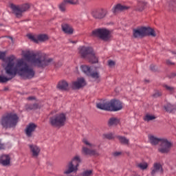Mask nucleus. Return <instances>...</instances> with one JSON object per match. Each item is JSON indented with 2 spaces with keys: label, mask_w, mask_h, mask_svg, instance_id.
<instances>
[{
  "label": "nucleus",
  "mask_w": 176,
  "mask_h": 176,
  "mask_svg": "<svg viewBox=\"0 0 176 176\" xmlns=\"http://www.w3.org/2000/svg\"><path fill=\"white\" fill-rule=\"evenodd\" d=\"M66 122V116L64 113L57 114L50 119V122L53 126H63Z\"/></svg>",
  "instance_id": "423d86ee"
},
{
  "label": "nucleus",
  "mask_w": 176,
  "mask_h": 176,
  "mask_svg": "<svg viewBox=\"0 0 176 176\" xmlns=\"http://www.w3.org/2000/svg\"><path fill=\"white\" fill-rule=\"evenodd\" d=\"M65 3L71 5H77L78 4V0H65Z\"/></svg>",
  "instance_id": "c9c22d12"
},
{
  "label": "nucleus",
  "mask_w": 176,
  "mask_h": 176,
  "mask_svg": "<svg viewBox=\"0 0 176 176\" xmlns=\"http://www.w3.org/2000/svg\"><path fill=\"white\" fill-rule=\"evenodd\" d=\"M166 63H167V65H173V63H171L170 60H166Z\"/></svg>",
  "instance_id": "c03bdc74"
},
{
  "label": "nucleus",
  "mask_w": 176,
  "mask_h": 176,
  "mask_svg": "<svg viewBox=\"0 0 176 176\" xmlns=\"http://www.w3.org/2000/svg\"><path fill=\"white\" fill-rule=\"evenodd\" d=\"M80 69L82 72H84L86 75L89 76V74L91 73L92 71V69L87 65H82L80 67Z\"/></svg>",
  "instance_id": "a878e982"
},
{
  "label": "nucleus",
  "mask_w": 176,
  "mask_h": 176,
  "mask_svg": "<svg viewBox=\"0 0 176 176\" xmlns=\"http://www.w3.org/2000/svg\"><path fill=\"white\" fill-rule=\"evenodd\" d=\"M156 36L155 32L151 28H145V36Z\"/></svg>",
  "instance_id": "393cba45"
},
{
  "label": "nucleus",
  "mask_w": 176,
  "mask_h": 176,
  "mask_svg": "<svg viewBox=\"0 0 176 176\" xmlns=\"http://www.w3.org/2000/svg\"><path fill=\"white\" fill-rule=\"evenodd\" d=\"M137 166L140 169L145 170V169H146L148 168V164L146 162H142V163L138 164Z\"/></svg>",
  "instance_id": "72a5a7b5"
},
{
  "label": "nucleus",
  "mask_w": 176,
  "mask_h": 176,
  "mask_svg": "<svg viewBox=\"0 0 176 176\" xmlns=\"http://www.w3.org/2000/svg\"><path fill=\"white\" fill-rule=\"evenodd\" d=\"M0 164L3 166H8L10 164V156L9 155H3L0 156Z\"/></svg>",
  "instance_id": "6ab92c4d"
},
{
  "label": "nucleus",
  "mask_w": 176,
  "mask_h": 176,
  "mask_svg": "<svg viewBox=\"0 0 176 176\" xmlns=\"http://www.w3.org/2000/svg\"><path fill=\"white\" fill-rule=\"evenodd\" d=\"M115 62L114 60H108V65L110 67H113L115 66Z\"/></svg>",
  "instance_id": "58836bf2"
},
{
  "label": "nucleus",
  "mask_w": 176,
  "mask_h": 176,
  "mask_svg": "<svg viewBox=\"0 0 176 176\" xmlns=\"http://www.w3.org/2000/svg\"><path fill=\"white\" fill-rule=\"evenodd\" d=\"M120 154H121V153H120V152H116V153H113V155H114V156H118V155H120Z\"/></svg>",
  "instance_id": "37998d69"
},
{
  "label": "nucleus",
  "mask_w": 176,
  "mask_h": 176,
  "mask_svg": "<svg viewBox=\"0 0 176 176\" xmlns=\"http://www.w3.org/2000/svg\"><path fill=\"white\" fill-rule=\"evenodd\" d=\"M172 146L173 144L170 142L166 138H163L158 150L162 153H168L170 151Z\"/></svg>",
  "instance_id": "9d476101"
},
{
  "label": "nucleus",
  "mask_w": 176,
  "mask_h": 176,
  "mask_svg": "<svg viewBox=\"0 0 176 176\" xmlns=\"http://www.w3.org/2000/svg\"><path fill=\"white\" fill-rule=\"evenodd\" d=\"M30 152L33 158H37L39 156L41 148L35 144L28 145Z\"/></svg>",
  "instance_id": "ddd939ff"
},
{
  "label": "nucleus",
  "mask_w": 176,
  "mask_h": 176,
  "mask_svg": "<svg viewBox=\"0 0 176 176\" xmlns=\"http://www.w3.org/2000/svg\"><path fill=\"white\" fill-rule=\"evenodd\" d=\"M10 8L17 17H20L23 14V12H27V10H28L30 8V5L25 3L20 6L12 3L10 5Z\"/></svg>",
  "instance_id": "1a4fd4ad"
},
{
  "label": "nucleus",
  "mask_w": 176,
  "mask_h": 176,
  "mask_svg": "<svg viewBox=\"0 0 176 176\" xmlns=\"http://www.w3.org/2000/svg\"><path fill=\"white\" fill-rule=\"evenodd\" d=\"M5 148V144H2V142L0 140V150L1 149H4Z\"/></svg>",
  "instance_id": "a19ab883"
},
{
  "label": "nucleus",
  "mask_w": 176,
  "mask_h": 176,
  "mask_svg": "<svg viewBox=\"0 0 176 176\" xmlns=\"http://www.w3.org/2000/svg\"><path fill=\"white\" fill-rule=\"evenodd\" d=\"M82 142L89 148H92L96 146V145L91 142H90L89 140L87 139H83Z\"/></svg>",
  "instance_id": "c756f323"
},
{
  "label": "nucleus",
  "mask_w": 176,
  "mask_h": 176,
  "mask_svg": "<svg viewBox=\"0 0 176 176\" xmlns=\"http://www.w3.org/2000/svg\"><path fill=\"white\" fill-rule=\"evenodd\" d=\"M28 38L36 43L38 41L45 42L49 39L47 34H38L37 37L33 34H28Z\"/></svg>",
  "instance_id": "9b49d317"
},
{
  "label": "nucleus",
  "mask_w": 176,
  "mask_h": 176,
  "mask_svg": "<svg viewBox=\"0 0 176 176\" xmlns=\"http://www.w3.org/2000/svg\"><path fill=\"white\" fill-rule=\"evenodd\" d=\"M19 123V116L14 113H8L2 117L1 124L3 128H14Z\"/></svg>",
  "instance_id": "39448f33"
},
{
  "label": "nucleus",
  "mask_w": 176,
  "mask_h": 176,
  "mask_svg": "<svg viewBox=\"0 0 176 176\" xmlns=\"http://www.w3.org/2000/svg\"><path fill=\"white\" fill-rule=\"evenodd\" d=\"M146 6V2L139 1L137 6L136 10L142 12L144 9V6Z\"/></svg>",
  "instance_id": "cd10ccee"
},
{
  "label": "nucleus",
  "mask_w": 176,
  "mask_h": 176,
  "mask_svg": "<svg viewBox=\"0 0 176 176\" xmlns=\"http://www.w3.org/2000/svg\"><path fill=\"white\" fill-rule=\"evenodd\" d=\"M129 9V7H127V6L122 5L120 3H118L116 6H113L112 8V12L113 14H116L119 12H122L124 10H127Z\"/></svg>",
  "instance_id": "f3484780"
},
{
  "label": "nucleus",
  "mask_w": 176,
  "mask_h": 176,
  "mask_svg": "<svg viewBox=\"0 0 176 176\" xmlns=\"http://www.w3.org/2000/svg\"><path fill=\"white\" fill-rule=\"evenodd\" d=\"M89 77L94 79L95 80H97L100 78V73L97 71H91L90 74H89Z\"/></svg>",
  "instance_id": "5701e85b"
},
{
  "label": "nucleus",
  "mask_w": 176,
  "mask_h": 176,
  "mask_svg": "<svg viewBox=\"0 0 176 176\" xmlns=\"http://www.w3.org/2000/svg\"><path fill=\"white\" fill-rule=\"evenodd\" d=\"M78 53L82 58L87 59L92 63H96L98 61V56L91 47L82 45L78 48Z\"/></svg>",
  "instance_id": "20e7f679"
},
{
  "label": "nucleus",
  "mask_w": 176,
  "mask_h": 176,
  "mask_svg": "<svg viewBox=\"0 0 176 176\" xmlns=\"http://www.w3.org/2000/svg\"><path fill=\"white\" fill-rule=\"evenodd\" d=\"M118 138L121 144H124V145H129V139L126 138L125 137H122V136H118Z\"/></svg>",
  "instance_id": "c85d7f7f"
},
{
  "label": "nucleus",
  "mask_w": 176,
  "mask_h": 176,
  "mask_svg": "<svg viewBox=\"0 0 176 176\" xmlns=\"http://www.w3.org/2000/svg\"><path fill=\"white\" fill-rule=\"evenodd\" d=\"M82 152L83 154L86 155H96V156H98L99 152L96 150V149H90L88 148L87 147L83 146L82 147Z\"/></svg>",
  "instance_id": "dca6fc26"
},
{
  "label": "nucleus",
  "mask_w": 176,
  "mask_h": 176,
  "mask_svg": "<svg viewBox=\"0 0 176 176\" xmlns=\"http://www.w3.org/2000/svg\"><path fill=\"white\" fill-rule=\"evenodd\" d=\"M166 111L170 113L172 112L174 109H175V107L170 104H167L165 107H164Z\"/></svg>",
  "instance_id": "7c9ffc66"
},
{
  "label": "nucleus",
  "mask_w": 176,
  "mask_h": 176,
  "mask_svg": "<svg viewBox=\"0 0 176 176\" xmlns=\"http://www.w3.org/2000/svg\"><path fill=\"white\" fill-rule=\"evenodd\" d=\"M161 95H162L161 93L157 92L156 94H154V96L157 98V97L160 96Z\"/></svg>",
  "instance_id": "79ce46f5"
},
{
  "label": "nucleus",
  "mask_w": 176,
  "mask_h": 176,
  "mask_svg": "<svg viewBox=\"0 0 176 176\" xmlns=\"http://www.w3.org/2000/svg\"><path fill=\"white\" fill-rule=\"evenodd\" d=\"M148 139L150 140V142L153 145H157L158 143L160 144V142H162V140H163L164 138H157L153 135H149Z\"/></svg>",
  "instance_id": "4be33fe9"
},
{
  "label": "nucleus",
  "mask_w": 176,
  "mask_h": 176,
  "mask_svg": "<svg viewBox=\"0 0 176 176\" xmlns=\"http://www.w3.org/2000/svg\"><path fill=\"white\" fill-rule=\"evenodd\" d=\"M81 162V160L80 156L76 155L75 156L71 162L68 164V169H66L63 173L68 175L70 174L72 172L76 171L78 170V167L79 166V164Z\"/></svg>",
  "instance_id": "0eeeda50"
},
{
  "label": "nucleus",
  "mask_w": 176,
  "mask_h": 176,
  "mask_svg": "<svg viewBox=\"0 0 176 176\" xmlns=\"http://www.w3.org/2000/svg\"><path fill=\"white\" fill-rule=\"evenodd\" d=\"M62 29H63V31L67 34H73L72 28H71L69 25H67V23H63V25H62Z\"/></svg>",
  "instance_id": "412c9836"
},
{
  "label": "nucleus",
  "mask_w": 176,
  "mask_h": 176,
  "mask_svg": "<svg viewBox=\"0 0 176 176\" xmlns=\"http://www.w3.org/2000/svg\"><path fill=\"white\" fill-rule=\"evenodd\" d=\"M10 38L11 39V41H13V38H12V37H10Z\"/></svg>",
  "instance_id": "09e8293b"
},
{
  "label": "nucleus",
  "mask_w": 176,
  "mask_h": 176,
  "mask_svg": "<svg viewBox=\"0 0 176 176\" xmlns=\"http://www.w3.org/2000/svg\"><path fill=\"white\" fill-rule=\"evenodd\" d=\"M23 58L21 59H17L14 55H10V56L6 57V52L0 51V60H3L1 66L3 67V65L8 60H12L14 65L16 66L19 65V67H28L30 66L25 60L30 63L33 66L43 68L47 65H50V63L53 61L52 58L45 59L43 54H38V52H30V51H26L23 52Z\"/></svg>",
  "instance_id": "f257e3e1"
},
{
  "label": "nucleus",
  "mask_w": 176,
  "mask_h": 176,
  "mask_svg": "<svg viewBox=\"0 0 176 176\" xmlns=\"http://www.w3.org/2000/svg\"><path fill=\"white\" fill-rule=\"evenodd\" d=\"M28 100H34V97H29L28 98Z\"/></svg>",
  "instance_id": "49530a36"
},
{
  "label": "nucleus",
  "mask_w": 176,
  "mask_h": 176,
  "mask_svg": "<svg viewBox=\"0 0 176 176\" xmlns=\"http://www.w3.org/2000/svg\"><path fill=\"white\" fill-rule=\"evenodd\" d=\"M163 173L162 166L160 163H155L153 168H151V175L155 176L157 174Z\"/></svg>",
  "instance_id": "4468645a"
},
{
  "label": "nucleus",
  "mask_w": 176,
  "mask_h": 176,
  "mask_svg": "<svg viewBox=\"0 0 176 176\" xmlns=\"http://www.w3.org/2000/svg\"><path fill=\"white\" fill-rule=\"evenodd\" d=\"M165 88H166L168 91H170V92H172V91H174V88H173V87H169V86H168V85H166V86H165Z\"/></svg>",
  "instance_id": "ea45409f"
},
{
  "label": "nucleus",
  "mask_w": 176,
  "mask_h": 176,
  "mask_svg": "<svg viewBox=\"0 0 176 176\" xmlns=\"http://www.w3.org/2000/svg\"><path fill=\"white\" fill-rule=\"evenodd\" d=\"M3 68L6 76L0 75V83H6L14 78L16 75L24 79H31L35 74V72L31 66L20 67L19 64L15 65L12 59H8L3 65Z\"/></svg>",
  "instance_id": "f03ea898"
},
{
  "label": "nucleus",
  "mask_w": 176,
  "mask_h": 176,
  "mask_svg": "<svg viewBox=\"0 0 176 176\" xmlns=\"http://www.w3.org/2000/svg\"><path fill=\"white\" fill-rule=\"evenodd\" d=\"M97 108L107 111H119L122 109L123 104L120 100H112L109 102L97 104Z\"/></svg>",
  "instance_id": "7ed1b4c3"
},
{
  "label": "nucleus",
  "mask_w": 176,
  "mask_h": 176,
  "mask_svg": "<svg viewBox=\"0 0 176 176\" xmlns=\"http://www.w3.org/2000/svg\"><path fill=\"white\" fill-rule=\"evenodd\" d=\"M86 85L84 78H78L76 82H74L72 85V87L74 89H79Z\"/></svg>",
  "instance_id": "2eb2a0df"
},
{
  "label": "nucleus",
  "mask_w": 176,
  "mask_h": 176,
  "mask_svg": "<svg viewBox=\"0 0 176 176\" xmlns=\"http://www.w3.org/2000/svg\"><path fill=\"white\" fill-rule=\"evenodd\" d=\"M36 107V104H28V105H26L25 108L28 111L29 110H32V109H34Z\"/></svg>",
  "instance_id": "4c0bfd02"
},
{
  "label": "nucleus",
  "mask_w": 176,
  "mask_h": 176,
  "mask_svg": "<svg viewBox=\"0 0 176 176\" xmlns=\"http://www.w3.org/2000/svg\"><path fill=\"white\" fill-rule=\"evenodd\" d=\"M36 125L34 123L29 124L25 129V134L28 138H30L32 135V133L35 131Z\"/></svg>",
  "instance_id": "aec40b11"
},
{
  "label": "nucleus",
  "mask_w": 176,
  "mask_h": 176,
  "mask_svg": "<svg viewBox=\"0 0 176 176\" xmlns=\"http://www.w3.org/2000/svg\"><path fill=\"white\" fill-rule=\"evenodd\" d=\"M81 176H92L93 171L91 170H85L81 174Z\"/></svg>",
  "instance_id": "2f4dec72"
},
{
  "label": "nucleus",
  "mask_w": 176,
  "mask_h": 176,
  "mask_svg": "<svg viewBox=\"0 0 176 176\" xmlns=\"http://www.w3.org/2000/svg\"><path fill=\"white\" fill-rule=\"evenodd\" d=\"M71 43H74V44H76V41H70Z\"/></svg>",
  "instance_id": "de8ad7c7"
},
{
  "label": "nucleus",
  "mask_w": 176,
  "mask_h": 176,
  "mask_svg": "<svg viewBox=\"0 0 176 176\" xmlns=\"http://www.w3.org/2000/svg\"><path fill=\"white\" fill-rule=\"evenodd\" d=\"M155 66H153V65H151V69L152 70V71H155Z\"/></svg>",
  "instance_id": "a18cd8bd"
},
{
  "label": "nucleus",
  "mask_w": 176,
  "mask_h": 176,
  "mask_svg": "<svg viewBox=\"0 0 176 176\" xmlns=\"http://www.w3.org/2000/svg\"><path fill=\"white\" fill-rule=\"evenodd\" d=\"M65 3H66V2L64 1V2H63L62 3H60L59 5V9L61 12H65Z\"/></svg>",
  "instance_id": "e433bc0d"
},
{
  "label": "nucleus",
  "mask_w": 176,
  "mask_h": 176,
  "mask_svg": "<svg viewBox=\"0 0 176 176\" xmlns=\"http://www.w3.org/2000/svg\"><path fill=\"white\" fill-rule=\"evenodd\" d=\"M155 118H156V117H155V116H153V115H150V114H147V115L144 117V120L145 121H146V122H149V121H151V120H155Z\"/></svg>",
  "instance_id": "473e14b6"
},
{
  "label": "nucleus",
  "mask_w": 176,
  "mask_h": 176,
  "mask_svg": "<svg viewBox=\"0 0 176 176\" xmlns=\"http://www.w3.org/2000/svg\"><path fill=\"white\" fill-rule=\"evenodd\" d=\"M108 14V11L107 10H94L91 12V15L94 19H102L105 17L106 15Z\"/></svg>",
  "instance_id": "f8f14e48"
},
{
  "label": "nucleus",
  "mask_w": 176,
  "mask_h": 176,
  "mask_svg": "<svg viewBox=\"0 0 176 176\" xmlns=\"http://www.w3.org/2000/svg\"><path fill=\"white\" fill-rule=\"evenodd\" d=\"M92 34L98 36L100 38L102 39L104 41H107L111 38V32L108 29H96L93 30Z\"/></svg>",
  "instance_id": "6e6552de"
},
{
  "label": "nucleus",
  "mask_w": 176,
  "mask_h": 176,
  "mask_svg": "<svg viewBox=\"0 0 176 176\" xmlns=\"http://www.w3.org/2000/svg\"><path fill=\"white\" fill-rule=\"evenodd\" d=\"M119 120L116 118H111L109 119L108 124L110 126H116L119 124Z\"/></svg>",
  "instance_id": "bb28decb"
},
{
  "label": "nucleus",
  "mask_w": 176,
  "mask_h": 176,
  "mask_svg": "<svg viewBox=\"0 0 176 176\" xmlns=\"http://www.w3.org/2000/svg\"><path fill=\"white\" fill-rule=\"evenodd\" d=\"M57 87L62 91L67 90L68 88V84L65 81H61L58 83Z\"/></svg>",
  "instance_id": "b1692460"
},
{
  "label": "nucleus",
  "mask_w": 176,
  "mask_h": 176,
  "mask_svg": "<svg viewBox=\"0 0 176 176\" xmlns=\"http://www.w3.org/2000/svg\"><path fill=\"white\" fill-rule=\"evenodd\" d=\"M102 137L104 139L112 140L113 138V135L111 133H104Z\"/></svg>",
  "instance_id": "f704fd0d"
},
{
  "label": "nucleus",
  "mask_w": 176,
  "mask_h": 176,
  "mask_svg": "<svg viewBox=\"0 0 176 176\" xmlns=\"http://www.w3.org/2000/svg\"><path fill=\"white\" fill-rule=\"evenodd\" d=\"M146 36L145 28H140L139 29L133 30V36L135 38H140Z\"/></svg>",
  "instance_id": "a211bd4d"
}]
</instances>
